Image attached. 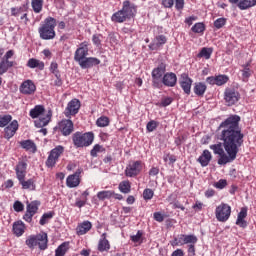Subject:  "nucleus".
<instances>
[{"label": "nucleus", "mask_w": 256, "mask_h": 256, "mask_svg": "<svg viewBox=\"0 0 256 256\" xmlns=\"http://www.w3.org/2000/svg\"><path fill=\"white\" fill-rule=\"evenodd\" d=\"M149 175H151L152 177H155V175H159V168L153 167V168L149 171Z\"/></svg>", "instance_id": "338daca9"}, {"label": "nucleus", "mask_w": 256, "mask_h": 256, "mask_svg": "<svg viewBox=\"0 0 256 256\" xmlns=\"http://www.w3.org/2000/svg\"><path fill=\"white\" fill-rule=\"evenodd\" d=\"M58 65L56 62H52L50 65V70L52 71V73H54V75H57V73H59V71H57Z\"/></svg>", "instance_id": "e2e57ef3"}, {"label": "nucleus", "mask_w": 256, "mask_h": 256, "mask_svg": "<svg viewBox=\"0 0 256 256\" xmlns=\"http://www.w3.org/2000/svg\"><path fill=\"white\" fill-rule=\"evenodd\" d=\"M20 147H22V149H25V151H29L30 153L37 152V145H35V142H33L32 140L21 141Z\"/></svg>", "instance_id": "4be33fe9"}, {"label": "nucleus", "mask_w": 256, "mask_h": 256, "mask_svg": "<svg viewBox=\"0 0 256 256\" xmlns=\"http://www.w3.org/2000/svg\"><path fill=\"white\" fill-rule=\"evenodd\" d=\"M17 129H19V122L17 120H13L5 129V138L11 139L17 133Z\"/></svg>", "instance_id": "a211bd4d"}, {"label": "nucleus", "mask_w": 256, "mask_h": 256, "mask_svg": "<svg viewBox=\"0 0 256 256\" xmlns=\"http://www.w3.org/2000/svg\"><path fill=\"white\" fill-rule=\"evenodd\" d=\"M41 203L39 201H33L27 205V213H31L32 215H35L37 213L39 206Z\"/></svg>", "instance_id": "f704fd0d"}, {"label": "nucleus", "mask_w": 256, "mask_h": 256, "mask_svg": "<svg viewBox=\"0 0 256 256\" xmlns=\"http://www.w3.org/2000/svg\"><path fill=\"white\" fill-rule=\"evenodd\" d=\"M206 82H208L209 85H217V77H213V76L208 77L206 79Z\"/></svg>", "instance_id": "69168bd1"}, {"label": "nucleus", "mask_w": 256, "mask_h": 256, "mask_svg": "<svg viewBox=\"0 0 256 256\" xmlns=\"http://www.w3.org/2000/svg\"><path fill=\"white\" fill-rule=\"evenodd\" d=\"M184 241H185V245H195L198 239H197V236L195 235H186Z\"/></svg>", "instance_id": "37998d69"}, {"label": "nucleus", "mask_w": 256, "mask_h": 256, "mask_svg": "<svg viewBox=\"0 0 256 256\" xmlns=\"http://www.w3.org/2000/svg\"><path fill=\"white\" fill-rule=\"evenodd\" d=\"M171 256H183V250L177 249L172 253Z\"/></svg>", "instance_id": "774afa93"}, {"label": "nucleus", "mask_w": 256, "mask_h": 256, "mask_svg": "<svg viewBox=\"0 0 256 256\" xmlns=\"http://www.w3.org/2000/svg\"><path fill=\"white\" fill-rule=\"evenodd\" d=\"M211 159H213L211 152L209 150H204L201 156L198 158V163H200L202 167H207V165H209L211 162Z\"/></svg>", "instance_id": "412c9836"}, {"label": "nucleus", "mask_w": 256, "mask_h": 256, "mask_svg": "<svg viewBox=\"0 0 256 256\" xmlns=\"http://www.w3.org/2000/svg\"><path fill=\"white\" fill-rule=\"evenodd\" d=\"M30 117L32 119L38 120L34 121L35 127H38V129H41L43 127H46V125H49V121H51V117H53V113L51 110L48 111L47 114H45V107L43 105H36L33 109L30 110Z\"/></svg>", "instance_id": "f03ea898"}, {"label": "nucleus", "mask_w": 256, "mask_h": 256, "mask_svg": "<svg viewBox=\"0 0 256 256\" xmlns=\"http://www.w3.org/2000/svg\"><path fill=\"white\" fill-rule=\"evenodd\" d=\"M205 91H207V85L203 82L196 83L194 86V93L198 95V97H203L205 95Z\"/></svg>", "instance_id": "7c9ffc66"}, {"label": "nucleus", "mask_w": 256, "mask_h": 256, "mask_svg": "<svg viewBox=\"0 0 256 256\" xmlns=\"http://www.w3.org/2000/svg\"><path fill=\"white\" fill-rule=\"evenodd\" d=\"M27 67H29L30 69H35L38 67V69H40V71H43V69H45V63H43L35 58H31L27 62Z\"/></svg>", "instance_id": "cd10ccee"}, {"label": "nucleus", "mask_w": 256, "mask_h": 256, "mask_svg": "<svg viewBox=\"0 0 256 256\" xmlns=\"http://www.w3.org/2000/svg\"><path fill=\"white\" fill-rule=\"evenodd\" d=\"M240 98L241 96L239 95V92L233 88H227L224 92L225 103L228 105V107L235 105V103H237Z\"/></svg>", "instance_id": "0eeeda50"}, {"label": "nucleus", "mask_w": 256, "mask_h": 256, "mask_svg": "<svg viewBox=\"0 0 256 256\" xmlns=\"http://www.w3.org/2000/svg\"><path fill=\"white\" fill-rule=\"evenodd\" d=\"M56 79L53 82V85H55L56 87H61V85H63V81L61 80V75L59 73L55 74Z\"/></svg>", "instance_id": "6e6d98bb"}, {"label": "nucleus", "mask_w": 256, "mask_h": 256, "mask_svg": "<svg viewBox=\"0 0 256 256\" xmlns=\"http://www.w3.org/2000/svg\"><path fill=\"white\" fill-rule=\"evenodd\" d=\"M7 71H9V69L7 68V64H5V59H3L0 62V75H3L4 73H7Z\"/></svg>", "instance_id": "5fc2aeb1"}, {"label": "nucleus", "mask_w": 256, "mask_h": 256, "mask_svg": "<svg viewBox=\"0 0 256 256\" xmlns=\"http://www.w3.org/2000/svg\"><path fill=\"white\" fill-rule=\"evenodd\" d=\"M33 215L34 214L30 212H26L23 218L27 221V223H31V221H33Z\"/></svg>", "instance_id": "0e129e2a"}, {"label": "nucleus", "mask_w": 256, "mask_h": 256, "mask_svg": "<svg viewBox=\"0 0 256 256\" xmlns=\"http://www.w3.org/2000/svg\"><path fill=\"white\" fill-rule=\"evenodd\" d=\"M175 3V0H162V5L167 9H171Z\"/></svg>", "instance_id": "13d9d810"}, {"label": "nucleus", "mask_w": 256, "mask_h": 256, "mask_svg": "<svg viewBox=\"0 0 256 256\" xmlns=\"http://www.w3.org/2000/svg\"><path fill=\"white\" fill-rule=\"evenodd\" d=\"M55 27H57V20L53 17L46 18L38 29L40 37L44 41L55 39Z\"/></svg>", "instance_id": "7ed1b4c3"}, {"label": "nucleus", "mask_w": 256, "mask_h": 256, "mask_svg": "<svg viewBox=\"0 0 256 256\" xmlns=\"http://www.w3.org/2000/svg\"><path fill=\"white\" fill-rule=\"evenodd\" d=\"M154 219H155V221H158V223H163L165 217H163V214H161L159 212H155Z\"/></svg>", "instance_id": "052dcab7"}, {"label": "nucleus", "mask_w": 256, "mask_h": 256, "mask_svg": "<svg viewBox=\"0 0 256 256\" xmlns=\"http://www.w3.org/2000/svg\"><path fill=\"white\" fill-rule=\"evenodd\" d=\"M180 85L184 93L189 95V93H191V85H193V80H191V78H189V76L184 73L181 75Z\"/></svg>", "instance_id": "f3484780"}, {"label": "nucleus", "mask_w": 256, "mask_h": 256, "mask_svg": "<svg viewBox=\"0 0 256 256\" xmlns=\"http://www.w3.org/2000/svg\"><path fill=\"white\" fill-rule=\"evenodd\" d=\"M192 31H193V33H203V31H205V24H203V23H196L192 27Z\"/></svg>", "instance_id": "49530a36"}, {"label": "nucleus", "mask_w": 256, "mask_h": 256, "mask_svg": "<svg viewBox=\"0 0 256 256\" xmlns=\"http://www.w3.org/2000/svg\"><path fill=\"white\" fill-rule=\"evenodd\" d=\"M101 151H103V146L96 144L91 150L90 155L92 157H97V153H101Z\"/></svg>", "instance_id": "de8ad7c7"}, {"label": "nucleus", "mask_w": 256, "mask_h": 256, "mask_svg": "<svg viewBox=\"0 0 256 256\" xmlns=\"http://www.w3.org/2000/svg\"><path fill=\"white\" fill-rule=\"evenodd\" d=\"M214 187H216V189H225V187H227V180L225 179L219 180L214 184Z\"/></svg>", "instance_id": "3c124183"}, {"label": "nucleus", "mask_w": 256, "mask_h": 256, "mask_svg": "<svg viewBox=\"0 0 256 256\" xmlns=\"http://www.w3.org/2000/svg\"><path fill=\"white\" fill-rule=\"evenodd\" d=\"M63 151H64L63 146H57L56 148L52 149L46 161L47 167H55Z\"/></svg>", "instance_id": "6e6552de"}, {"label": "nucleus", "mask_w": 256, "mask_h": 256, "mask_svg": "<svg viewBox=\"0 0 256 256\" xmlns=\"http://www.w3.org/2000/svg\"><path fill=\"white\" fill-rule=\"evenodd\" d=\"M141 169H143L141 161H135L130 163L125 170L126 177H136V175H139V173H141Z\"/></svg>", "instance_id": "9b49d317"}, {"label": "nucleus", "mask_w": 256, "mask_h": 256, "mask_svg": "<svg viewBox=\"0 0 256 256\" xmlns=\"http://www.w3.org/2000/svg\"><path fill=\"white\" fill-rule=\"evenodd\" d=\"M162 83L166 87H175L177 85V75L175 73H166L162 78Z\"/></svg>", "instance_id": "aec40b11"}, {"label": "nucleus", "mask_w": 256, "mask_h": 256, "mask_svg": "<svg viewBox=\"0 0 256 256\" xmlns=\"http://www.w3.org/2000/svg\"><path fill=\"white\" fill-rule=\"evenodd\" d=\"M225 23H227V19L218 18L216 21H214V27H216V29H221V27H223Z\"/></svg>", "instance_id": "09e8293b"}, {"label": "nucleus", "mask_w": 256, "mask_h": 256, "mask_svg": "<svg viewBox=\"0 0 256 256\" xmlns=\"http://www.w3.org/2000/svg\"><path fill=\"white\" fill-rule=\"evenodd\" d=\"M185 234H180L175 238L176 245H185Z\"/></svg>", "instance_id": "603ef678"}, {"label": "nucleus", "mask_w": 256, "mask_h": 256, "mask_svg": "<svg viewBox=\"0 0 256 256\" xmlns=\"http://www.w3.org/2000/svg\"><path fill=\"white\" fill-rule=\"evenodd\" d=\"M122 12L124 13L126 19H131V17H135V13H137V6L131 3L129 0L123 2Z\"/></svg>", "instance_id": "ddd939ff"}, {"label": "nucleus", "mask_w": 256, "mask_h": 256, "mask_svg": "<svg viewBox=\"0 0 256 256\" xmlns=\"http://www.w3.org/2000/svg\"><path fill=\"white\" fill-rule=\"evenodd\" d=\"M79 175H81V172H76L75 174L68 176L66 180L67 186L70 188L79 187Z\"/></svg>", "instance_id": "b1692460"}, {"label": "nucleus", "mask_w": 256, "mask_h": 256, "mask_svg": "<svg viewBox=\"0 0 256 256\" xmlns=\"http://www.w3.org/2000/svg\"><path fill=\"white\" fill-rule=\"evenodd\" d=\"M167 43V37L164 35H159L154 38L152 43L149 45V49L151 51H158V49H161L163 45Z\"/></svg>", "instance_id": "dca6fc26"}, {"label": "nucleus", "mask_w": 256, "mask_h": 256, "mask_svg": "<svg viewBox=\"0 0 256 256\" xmlns=\"http://www.w3.org/2000/svg\"><path fill=\"white\" fill-rule=\"evenodd\" d=\"M215 214L218 221L225 223L231 217V206L222 203L216 208Z\"/></svg>", "instance_id": "423d86ee"}, {"label": "nucleus", "mask_w": 256, "mask_h": 256, "mask_svg": "<svg viewBox=\"0 0 256 256\" xmlns=\"http://www.w3.org/2000/svg\"><path fill=\"white\" fill-rule=\"evenodd\" d=\"M91 227L93 225L89 221H84L82 224H80L77 228V235H85V233L91 231Z\"/></svg>", "instance_id": "bb28decb"}, {"label": "nucleus", "mask_w": 256, "mask_h": 256, "mask_svg": "<svg viewBox=\"0 0 256 256\" xmlns=\"http://www.w3.org/2000/svg\"><path fill=\"white\" fill-rule=\"evenodd\" d=\"M141 232L138 231L136 235L131 236V239L134 243H139V241H141Z\"/></svg>", "instance_id": "680f3d73"}, {"label": "nucleus", "mask_w": 256, "mask_h": 256, "mask_svg": "<svg viewBox=\"0 0 256 256\" xmlns=\"http://www.w3.org/2000/svg\"><path fill=\"white\" fill-rule=\"evenodd\" d=\"M31 5L34 13H39L40 11H43V0H32Z\"/></svg>", "instance_id": "4c0bfd02"}, {"label": "nucleus", "mask_w": 256, "mask_h": 256, "mask_svg": "<svg viewBox=\"0 0 256 256\" xmlns=\"http://www.w3.org/2000/svg\"><path fill=\"white\" fill-rule=\"evenodd\" d=\"M185 7V0H175V8L177 11H181Z\"/></svg>", "instance_id": "864d4df0"}, {"label": "nucleus", "mask_w": 256, "mask_h": 256, "mask_svg": "<svg viewBox=\"0 0 256 256\" xmlns=\"http://www.w3.org/2000/svg\"><path fill=\"white\" fill-rule=\"evenodd\" d=\"M93 133L88 132L82 134L81 132H76L72 136L73 143L75 147H89L93 143Z\"/></svg>", "instance_id": "39448f33"}, {"label": "nucleus", "mask_w": 256, "mask_h": 256, "mask_svg": "<svg viewBox=\"0 0 256 256\" xmlns=\"http://www.w3.org/2000/svg\"><path fill=\"white\" fill-rule=\"evenodd\" d=\"M79 109H81V102L77 99H72L68 103V105L64 111V115H65V117H68V118L73 115H77L79 113Z\"/></svg>", "instance_id": "1a4fd4ad"}, {"label": "nucleus", "mask_w": 256, "mask_h": 256, "mask_svg": "<svg viewBox=\"0 0 256 256\" xmlns=\"http://www.w3.org/2000/svg\"><path fill=\"white\" fill-rule=\"evenodd\" d=\"M68 251H69V242H63L55 250V256H65V253H67Z\"/></svg>", "instance_id": "72a5a7b5"}, {"label": "nucleus", "mask_w": 256, "mask_h": 256, "mask_svg": "<svg viewBox=\"0 0 256 256\" xmlns=\"http://www.w3.org/2000/svg\"><path fill=\"white\" fill-rule=\"evenodd\" d=\"M111 20L114 23H124V21H127V16H125L123 10H120L112 15Z\"/></svg>", "instance_id": "473e14b6"}, {"label": "nucleus", "mask_w": 256, "mask_h": 256, "mask_svg": "<svg viewBox=\"0 0 256 256\" xmlns=\"http://www.w3.org/2000/svg\"><path fill=\"white\" fill-rule=\"evenodd\" d=\"M101 63V60L94 58V57H89V58H84V60L81 61L79 64L81 69H91V67H95Z\"/></svg>", "instance_id": "6ab92c4d"}, {"label": "nucleus", "mask_w": 256, "mask_h": 256, "mask_svg": "<svg viewBox=\"0 0 256 256\" xmlns=\"http://www.w3.org/2000/svg\"><path fill=\"white\" fill-rule=\"evenodd\" d=\"M113 197V191L104 190L97 193V198L99 201H105V199H111Z\"/></svg>", "instance_id": "c9c22d12"}, {"label": "nucleus", "mask_w": 256, "mask_h": 256, "mask_svg": "<svg viewBox=\"0 0 256 256\" xmlns=\"http://www.w3.org/2000/svg\"><path fill=\"white\" fill-rule=\"evenodd\" d=\"M163 75H165V64L162 63L152 71V79L155 87H159Z\"/></svg>", "instance_id": "f8f14e48"}, {"label": "nucleus", "mask_w": 256, "mask_h": 256, "mask_svg": "<svg viewBox=\"0 0 256 256\" xmlns=\"http://www.w3.org/2000/svg\"><path fill=\"white\" fill-rule=\"evenodd\" d=\"M228 81L229 77H227L226 75L216 76V85L218 86L225 85V83H227Z\"/></svg>", "instance_id": "a18cd8bd"}, {"label": "nucleus", "mask_w": 256, "mask_h": 256, "mask_svg": "<svg viewBox=\"0 0 256 256\" xmlns=\"http://www.w3.org/2000/svg\"><path fill=\"white\" fill-rule=\"evenodd\" d=\"M49 219H53V212H48L42 215L40 219V225H47Z\"/></svg>", "instance_id": "79ce46f5"}, {"label": "nucleus", "mask_w": 256, "mask_h": 256, "mask_svg": "<svg viewBox=\"0 0 256 256\" xmlns=\"http://www.w3.org/2000/svg\"><path fill=\"white\" fill-rule=\"evenodd\" d=\"M256 0H240L238 2V7L241 11H245V9H249L251 7H255Z\"/></svg>", "instance_id": "2f4dec72"}, {"label": "nucleus", "mask_w": 256, "mask_h": 256, "mask_svg": "<svg viewBox=\"0 0 256 256\" xmlns=\"http://www.w3.org/2000/svg\"><path fill=\"white\" fill-rule=\"evenodd\" d=\"M170 103H173V98H171V97H166V98L162 99V101H161L162 107H167V106H169Z\"/></svg>", "instance_id": "bf43d9fd"}, {"label": "nucleus", "mask_w": 256, "mask_h": 256, "mask_svg": "<svg viewBox=\"0 0 256 256\" xmlns=\"http://www.w3.org/2000/svg\"><path fill=\"white\" fill-rule=\"evenodd\" d=\"M37 91V86L31 80L24 81L20 86V93L23 95H33Z\"/></svg>", "instance_id": "4468645a"}, {"label": "nucleus", "mask_w": 256, "mask_h": 256, "mask_svg": "<svg viewBox=\"0 0 256 256\" xmlns=\"http://www.w3.org/2000/svg\"><path fill=\"white\" fill-rule=\"evenodd\" d=\"M13 207H14V211H17V213L23 211L24 209L23 203H21L20 201H16Z\"/></svg>", "instance_id": "4d7b16f0"}, {"label": "nucleus", "mask_w": 256, "mask_h": 256, "mask_svg": "<svg viewBox=\"0 0 256 256\" xmlns=\"http://www.w3.org/2000/svg\"><path fill=\"white\" fill-rule=\"evenodd\" d=\"M22 185V189H28L29 191H35V181L33 179L25 180V178L18 179Z\"/></svg>", "instance_id": "c85d7f7f"}, {"label": "nucleus", "mask_w": 256, "mask_h": 256, "mask_svg": "<svg viewBox=\"0 0 256 256\" xmlns=\"http://www.w3.org/2000/svg\"><path fill=\"white\" fill-rule=\"evenodd\" d=\"M48 242L49 240L47 239V233L32 235L26 239V245L29 247V249L39 247L41 251H45V249H47Z\"/></svg>", "instance_id": "20e7f679"}, {"label": "nucleus", "mask_w": 256, "mask_h": 256, "mask_svg": "<svg viewBox=\"0 0 256 256\" xmlns=\"http://www.w3.org/2000/svg\"><path fill=\"white\" fill-rule=\"evenodd\" d=\"M153 195H154V192L149 188L145 189L143 192V197L146 201L153 199Z\"/></svg>", "instance_id": "8fccbe9b"}, {"label": "nucleus", "mask_w": 256, "mask_h": 256, "mask_svg": "<svg viewBox=\"0 0 256 256\" xmlns=\"http://www.w3.org/2000/svg\"><path fill=\"white\" fill-rule=\"evenodd\" d=\"M245 217H247V208H242L238 213V217L236 220V225L245 229L247 227V221H245Z\"/></svg>", "instance_id": "5701e85b"}, {"label": "nucleus", "mask_w": 256, "mask_h": 256, "mask_svg": "<svg viewBox=\"0 0 256 256\" xmlns=\"http://www.w3.org/2000/svg\"><path fill=\"white\" fill-rule=\"evenodd\" d=\"M87 55H89V47H87V44H80V47L75 51L74 54V60L79 65L82 61H84L87 58Z\"/></svg>", "instance_id": "9d476101"}, {"label": "nucleus", "mask_w": 256, "mask_h": 256, "mask_svg": "<svg viewBox=\"0 0 256 256\" xmlns=\"http://www.w3.org/2000/svg\"><path fill=\"white\" fill-rule=\"evenodd\" d=\"M59 129L62 133V135H64V137L69 136V134L73 131L74 127H73V121H71L70 119L67 120H62L59 123Z\"/></svg>", "instance_id": "2eb2a0df"}, {"label": "nucleus", "mask_w": 256, "mask_h": 256, "mask_svg": "<svg viewBox=\"0 0 256 256\" xmlns=\"http://www.w3.org/2000/svg\"><path fill=\"white\" fill-rule=\"evenodd\" d=\"M96 124L98 127H107L109 125V118L107 116H101L97 119Z\"/></svg>", "instance_id": "a19ab883"}, {"label": "nucleus", "mask_w": 256, "mask_h": 256, "mask_svg": "<svg viewBox=\"0 0 256 256\" xmlns=\"http://www.w3.org/2000/svg\"><path fill=\"white\" fill-rule=\"evenodd\" d=\"M240 121L239 115H231L220 124V141L222 143L210 145L214 155L220 157L218 165H227V163H233L237 159V153H239V148L243 147L245 139V134L239 126Z\"/></svg>", "instance_id": "f257e3e1"}, {"label": "nucleus", "mask_w": 256, "mask_h": 256, "mask_svg": "<svg viewBox=\"0 0 256 256\" xmlns=\"http://www.w3.org/2000/svg\"><path fill=\"white\" fill-rule=\"evenodd\" d=\"M13 117L11 115H0V127H6L11 123Z\"/></svg>", "instance_id": "ea45409f"}, {"label": "nucleus", "mask_w": 256, "mask_h": 256, "mask_svg": "<svg viewBox=\"0 0 256 256\" xmlns=\"http://www.w3.org/2000/svg\"><path fill=\"white\" fill-rule=\"evenodd\" d=\"M119 190L121 193H130L131 192V183L129 181H123L119 184Z\"/></svg>", "instance_id": "58836bf2"}, {"label": "nucleus", "mask_w": 256, "mask_h": 256, "mask_svg": "<svg viewBox=\"0 0 256 256\" xmlns=\"http://www.w3.org/2000/svg\"><path fill=\"white\" fill-rule=\"evenodd\" d=\"M211 55H213V48L204 47L198 53V57H204V59H211Z\"/></svg>", "instance_id": "e433bc0d"}, {"label": "nucleus", "mask_w": 256, "mask_h": 256, "mask_svg": "<svg viewBox=\"0 0 256 256\" xmlns=\"http://www.w3.org/2000/svg\"><path fill=\"white\" fill-rule=\"evenodd\" d=\"M111 249V245L109 244V240H107V233L102 234V239L98 244V251H109Z\"/></svg>", "instance_id": "a878e982"}, {"label": "nucleus", "mask_w": 256, "mask_h": 256, "mask_svg": "<svg viewBox=\"0 0 256 256\" xmlns=\"http://www.w3.org/2000/svg\"><path fill=\"white\" fill-rule=\"evenodd\" d=\"M157 127H159V123L155 120L148 122L146 125V129L149 133H153Z\"/></svg>", "instance_id": "c03bdc74"}, {"label": "nucleus", "mask_w": 256, "mask_h": 256, "mask_svg": "<svg viewBox=\"0 0 256 256\" xmlns=\"http://www.w3.org/2000/svg\"><path fill=\"white\" fill-rule=\"evenodd\" d=\"M13 231L14 235H16L17 237H21V235L25 233V224H23L21 221L15 222L13 224Z\"/></svg>", "instance_id": "c756f323"}, {"label": "nucleus", "mask_w": 256, "mask_h": 256, "mask_svg": "<svg viewBox=\"0 0 256 256\" xmlns=\"http://www.w3.org/2000/svg\"><path fill=\"white\" fill-rule=\"evenodd\" d=\"M16 175L17 179H25V175H27V163L19 162L16 167Z\"/></svg>", "instance_id": "393cba45"}]
</instances>
